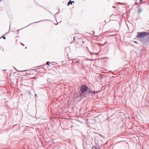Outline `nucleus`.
Here are the masks:
<instances>
[{
	"mask_svg": "<svg viewBox=\"0 0 149 149\" xmlns=\"http://www.w3.org/2000/svg\"><path fill=\"white\" fill-rule=\"evenodd\" d=\"M136 36L137 38H143L149 35V33L146 32H138Z\"/></svg>",
	"mask_w": 149,
	"mask_h": 149,
	"instance_id": "obj_1",
	"label": "nucleus"
},
{
	"mask_svg": "<svg viewBox=\"0 0 149 149\" xmlns=\"http://www.w3.org/2000/svg\"><path fill=\"white\" fill-rule=\"evenodd\" d=\"M88 90V88L86 85H82L80 87V90L82 93H85Z\"/></svg>",
	"mask_w": 149,
	"mask_h": 149,
	"instance_id": "obj_2",
	"label": "nucleus"
},
{
	"mask_svg": "<svg viewBox=\"0 0 149 149\" xmlns=\"http://www.w3.org/2000/svg\"><path fill=\"white\" fill-rule=\"evenodd\" d=\"M88 93H91V94H95V91H93L91 90L90 89L88 90Z\"/></svg>",
	"mask_w": 149,
	"mask_h": 149,
	"instance_id": "obj_3",
	"label": "nucleus"
},
{
	"mask_svg": "<svg viewBox=\"0 0 149 149\" xmlns=\"http://www.w3.org/2000/svg\"><path fill=\"white\" fill-rule=\"evenodd\" d=\"M72 3H74V1H71V0H70L68 3V6H69L70 4H72Z\"/></svg>",
	"mask_w": 149,
	"mask_h": 149,
	"instance_id": "obj_4",
	"label": "nucleus"
},
{
	"mask_svg": "<svg viewBox=\"0 0 149 149\" xmlns=\"http://www.w3.org/2000/svg\"><path fill=\"white\" fill-rule=\"evenodd\" d=\"M142 11V9L139 7H138V14H139Z\"/></svg>",
	"mask_w": 149,
	"mask_h": 149,
	"instance_id": "obj_5",
	"label": "nucleus"
},
{
	"mask_svg": "<svg viewBox=\"0 0 149 149\" xmlns=\"http://www.w3.org/2000/svg\"><path fill=\"white\" fill-rule=\"evenodd\" d=\"M2 37L4 39H6V37H5V36H4V35H3L2 36Z\"/></svg>",
	"mask_w": 149,
	"mask_h": 149,
	"instance_id": "obj_6",
	"label": "nucleus"
},
{
	"mask_svg": "<svg viewBox=\"0 0 149 149\" xmlns=\"http://www.w3.org/2000/svg\"><path fill=\"white\" fill-rule=\"evenodd\" d=\"M49 61H47V63H46V64L47 65H49Z\"/></svg>",
	"mask_w": 149,
	"mask_h": 149,
	"instance_id": "obj_7",
	"label": "nucleus"
},
{
	"mask_svg": "<svg viewBox=\"0 0 149 149\" xmlns=\"http://www.w3.org/2000/svg\"><path fill=\"white\" fill-rule=\"evenodd\" d=\"M17 71L18 72H25V71H26V70H22V71L17 70Z\"/></svg>",
	"mask_w": 149,
	"mask_h": 149,
	"instance_id": "obj_8",
	"label": "nucleus"
},
{
	"mask_svg": "<svg viewBox=\"0 0 149 149\" xmlns=\"http://www.w3.org/2000/svg\"><path fill=\"white\" fill-rule=\"evenodd\" d=\"M94 148H95V149H100V148H97L96 147H94Z\"/></svg>",
	"mask_w": 149,
	"mask_h": 149,
	"instance_id": "obj_9",
	"label": "nucleus"
},
{
	"mask_svg": "<svg viewBox=\"0 0 149 149\" xmlns=\"http://www.w3.org/2000/svg\"><path fill=\"white\" fill-rule=\"evenodd\" d=\"M118 3L120 4H124L123 3H120V2H118Z\"/></svg>",
	"mask_w": 149,
	"mask_h": 149,
	"instance_id": "obj_10",
	"label": "nucleus"
},
{
	"mask_svg": "<svg viewBox=\"0 0 149 149\" xmlns=\"http://www.w3.org/2000/svg\"><path fill=\"white\" fill-rule=\"evenodd\" d=\"M91 54H97V53H91V52H90Z\"/></svg>",
	"mask_w": 149,
	"mask_h": 149,
	"instance_id": "obj_11",
	"label": "nucleus"
},
{
	"mask_svg": "<svg viewBox=\"0 0 149 149\" xmlns=\"http://www.w3.org/2000/svg\"><path fill=\"white\" fill-rule=\"evenodd\" d=\"M88 60H93V59H88Z\"/></svg>",
	"mask_w": 149,
	"mask_h": 149,
	"instance_id": "obj_12",
	"label": "nucleus"
},
{
	"mask_svg": "<svg viewBox=\"0 0 149 149\" xmlns=\"http://www.w3.org/2000/svg\"><path fill=\"white\" fill-rule=\"evenodd\" d=\"M73 39H74V40H75V38L74 37H73Z\"/></svg>",
	"mask_w": 149,
	"mask_h": 149,
	"instance_id": "obj_13",
	"label": "nucleus"
},
{
	"mask_svg": "<svg viewBox=\"0 0 149 149\" xmlns=\"http://www.w3.org/2000/svg\"><path fill=\"white\" fill-rule=\"evenodd\" d=\"M37 94H35V97H36V96H37Z\"/></svg>",
	"mask_w": 149,
	"mask_h": 149,
	"instance_id": "obj_14",
	"label": "nucleus"
},
{
	"mask_svg": "<svg viewBox=\"0 0 149 149\" xmlns=\"http://www.w3.org/2000/svg\"><path fill=\"white\" fill-rule=\"evenodd\" d=\"M112 7H113V8H115V7L114 6H113Z\"/></svg>",
	"mask_w": 149,
	"mask_h": 149,
	"instance_id": "obj_15",
	"label": "nucleus"
},
{
	"mask_svg": "<svg viewBox=\"0 0 149 149\" xmlns=\"http://www.w3.org/2000/svg\"><path fill=\"white\" fill-rule=\"evenodd\" d=\"M84 96H85V97H86V96L85 95H84Z\"/></svg>",
	"mask_w": 149,
	"mask_h": 149,
	"instance_id": "obj_16",
	"label": "nucleus"
},
{
	"mask_svg": "<svg viewBox=\"0 0 149 149\" xmlns=\"http://www.w3.org/2000/svg\"><path fill=\"white\" fill-rule=\"evenodd\" d=\"M21 43L22 44V45H24L23 44H22V43Z\"/></svg>",
	"mask_w": 149,
	"mask_h": 149,
	"instance_id": "obj_17",
	"label": "nucleus"
}]
</instances>
